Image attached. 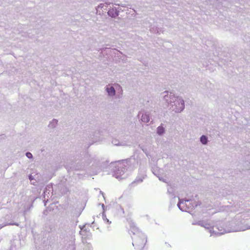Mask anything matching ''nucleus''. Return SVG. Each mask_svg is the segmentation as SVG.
I'll use <instances>...</instances> for the list:
<instances>
[{
  "mask_svg": "<svg viewBox=\"0 0 250 250\" xmlns=\"http://www.w3.org/2000/svg\"><path fill=\"white\" fill-rule=\"evenodd\" d=\"M122 175L121 174V173H114L113 175V176L115 177L117 179H118L119 180H121V179L124 178V177H122Z\"/></svg>",
  "mask_w": 250,
  "mask_h": 250,
  "instance_id": "obj_6",
  "label": "nucleus"
},
{
  "mask_svg": "<svg viewBox=\"0 0 250 250\" xmlns=\"http://www.w3.org/2000/svg\"><path fill=\"white\" fill-rule=\"evenodd\" d=\"M26 155L29 158H31L32 157V155L30 152H27L26 153Z\"/></svg>",
  "mask_w": 250,
  "mask_h": 250,
  "instance_id": "obj_9",
  "label": "nucleus"
},
{
  "mask_svg": "<svg viewBox=\"0 0 250 250\" xmlns=\"http://www.w3.org/2000/svg\"><path fill=\"white\" fill-rule=\"evenodd\" d=\"M190 203V202L189 200H186L185 202L184 201H180L178 204V206L179 208L181 210H185L186 211V209H185L184 208L185 205H188V204H189Z\"/></svg>",
  "mask_w": 250,
  "mask_h": 250,
  "instance_id": "obj_2",
  "label": "nucleus"
},
{
  "mask_svg": "<svg viewBox=\"0 0 250 250\" xmlns=\"http://www.w3.org/2000/svg\"><path fill=\"white\" fill-rule=\"evenodd\" d=\"M29 178L31 180V176H29Z\"/></svg>",
  "mask_w": 250,
  "mask_h": 250,
  "instance_id": "obj_11",
  "label": "nucleus"
},
{
  "mask_svg": "<svg viewBox=\"0 0 250 250\" xmlns=\"http://www.w3.org/2000/svg\"><path fill=\"white\" fill-rule=\"evenodd\" d=\"M129 231L134 235L132 244L134 246L144 247L147 242L146 237L141 233L133 222L129 223Z\"/></svg>",
  "mask_w": 250,
  "mask_h": 250,
  "instance_id": "obj_1",
  "label": "nucleus"
},
{
  "mask_svg": "<svg viewBox=\"0 0 250 250\" xmlns=\"http://www.w3.org/2000/svg\"><path fill=\"white\" fill-rule=\"evenodd\" d=\"M149 117L146 114H143L142 115L141 120L145 123H148L149 121Z\"/></svg>",
  "mask_w": 250,
  "mask_h": 250,
  "instance_id": "obj_3",
  "label": "nucleus"
},
{
  "mask_svg": "<svg viewBox=\"0 0 250 250\" xmlns=\"http://www.w3.org/2000/svg\"><path fill=\"white\" fill-rule=\"evenodd\" d=\"M107 91L110 95H114L115 94V91L113 87L111 86L110 88H107Z\"/></svg>",
  "mask_w": 250,
  "mask_h": 250,
  "instance_id": "obj_5",
  "label": "nucleus"
},
{
  "mask_svg": "<svg viewBox=\"0 0 250 250\" xmlns=\"http://www.w3.org/2000/svg\"><path fill=\"white\" fill-rule=\"evenodd\" d=\"M165 129L162 126H159L157 128V133L159 135H161L164 132Z\"/></svg>",
  "mask_w": 250,
  "mask_h": 250,
  "instance_id": "obj_8",
  "label": "nucleus"
},
{
  "mask_svg": "<svg viewBox=\"0 0 250 250\" xmlns=\"http://www.w3.org/2000/svg\"><path fill=\"white\" fill-rule=\"evenodd\" d=\"M104 217H105V216ZM104 220L107 221V222H108L109 223H111V222H109L108 219H107L106 217H105V218H104Z\"/></svg>",
  "mask_w": 250,
  "mask_h": 250,
  "instance_id": "obj_10",
  "label": "nucleus"
},
{
  "mask_svg": "<svg viewBox=\"0 0 250 250\" xmlns=\"http://www.w3.org/2000/svg\"><path fill=\"white\" fill-rule=\"evenodd\" d=\"M200 141L203 144H206L207 143L208 139L206 136L203 135L200 138Z\"/></svg>",
  "mask_w": 250,
  "mask_h": 250,
  "instance_id": "obj_7",
  "label": "nucleus"
},
{
  "mask_svg": "<svg viewBox=\"0 0 250 250\" xmlns=\"http://www.w3.org/2000/svg\"><path fill=\"white\" fill-rule=\"evenodd\" d=\"M156 175L159 178V179L160 180H162L163 181H166V176L165 175V173H157V174Z\"/></svg>",
  "mask_w": 250,
  "mask_h": 250,
  "instance_id": "obj_4",
  "label": "nucleus"
}]
</instances>
